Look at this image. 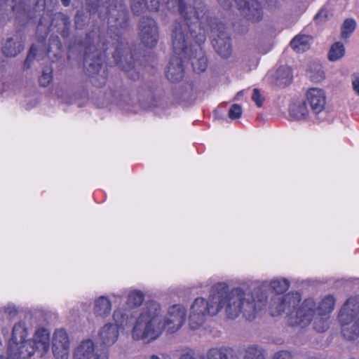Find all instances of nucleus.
<instances>
[{
	"label": "nucleus",
	"mask_w": 359,
	"mask_h": 359,
	"mask_svg": "<svg viewBox=\"0 0 359 359\" xmlns=\"http://www.w3.org/2000/svg\"><path fill=\"white\" fill-rule=\"evenodd\" d=\"M201 359H229L228 351L224 348H210Z\"/></svg>",
	"instance_id": "31"
},
{
	"label": "nucleus",
	"mask_w": 359,
	"mask_h": 359,
	"mask_svg": "<svg viewBox=\"0 0 359 359\" xmlns=\"http://www.w3.org/2000/svg\"><path fill=\"white\" fill-rule=\"evenodd\" d=\"M50 348V332L44 327H39L35 331L33 338L23 341L20 353V359H27L36 354L43 357Z\"/></svg>",
	"instance_id": "9"
},
{
	"label": "nucleus",
	"mask_w": 359,
	"mask_h": 359,
	"mask_svg": "<svg viewBox=\"0 0 359 359\" xmlns=\"http://www.w3.org/2000/svg\"><path fill=\"white\" fill-rule=\"evenodd\" d=\"M109 23L111 27H123L128 20V11L123 0L112 1L107 8Z\"/></svg>",
	"instance_id": "14"
},
{
	"label": "nucleus",
	"mask_w": 359,
	"mask_h": 359,
	"mask_svg": "<svg viewBox=\"0 0 359 359\" xmlns=\"http://www.w3.org/2000/svg\"><path fill=\"white\" fill-rule=\"evenodd\" d=\"M265 350L258 345H250L244 350L243 359H266Z\"/></svg>",
	"instance_id": "28"
},
{
	"label": "nucleus",
	"mask_w": 359,
	"mask_h": 359,
	"mask_svg": "<svg viewBox=\"0 0 359 359\" xmlns=\"http://www.w3.org/2000/svg\"><path fill=\"white\" fill-rule=\"evenodd\" d=\"M118 337L119 332L116 326L111 323H107L99 329L97 339L102 346L109 347L116 342Z\"/></svg>",
	"instance_id": "16"
},
{
	"label": "nucleus",
	"mask_w": 359,
	"mask_h": 359,
	"mask_svg": "<svg viewBox=\"0 0 359 359\" xmlns=\"http://www.w3.org/2000/svg\"><path fill=\"white\" fill-rule=\"evenodd\" d=\"M242 114V108L241 105L234 104H233L229 111V116L231 119H236L241 117Z\"/></svg>",
	"instance_id": "38"
},
{
	"label": "nucleus",
	"mask_w": 359,
	"mask_h": 359,
	"mask_svg": "<svg viewBox=\"0 0 359 359\" xmlns=\"http://www.w3.org/2000/svg\"><path fill=\"white\" fill-rule=\"evenodd\" d=\"M149 359H161V358L158 355L153 354L149 356Z\"/></svg>",
	"instance_id": "46"
},
{
	"label": "nucleus",
	"mask_w": 359,
	"mask_h": 359,
	"mask_svg": "<svg viewBox=\"0 0 359 359\" xmlns=\"http://www.w3.org/2000/svg\"><path fill=\"white\" fill-rule=\"evenodd\" d=\"M28 331L25 323L20 321L13 326L12 337L8 346L7 359H20L21 344L23 341H27L26 339Z\"/></svg>",
	"instance_id": "11"
},
{
	"label": "nucleus",
	"mask_w": 359,
	"mask_h": 359,
	"mask_svg": "<svg viewBox=\"0 0 359 359\" xmlns=\"http://www.w3.org/2000/svg\"><path fill=\"white\" fill-rule=\"evenodd\" d=\"M88 47L86 50L84 65L90 76H93L100 72L104 52L107 49V43L103 41L99 31H93L86 36Z\"/></svg>",
	"instance_id": "8"
},
{
	"label": "nucleus",
	"mask_w": 359,
	"mask_h": 359,
	"mask_svg": "<svg viewBox=\"0 0 359 359\" xmlns=\"http://www.w3.org/2000/svg\"><path fill=\"white\" fill-rule=\"evenodd\" d=\"M160 4V0H131V9L135 14L140 15L147 9L157 11Z\"/></svg>",
	"instance_id": "20"
},
{
	"label": "nucleus",
	"mask_w": 359,
	"mask_h": 359,
	"mask_svg": "<svg viewBox=\"0 0 359 359\" xmlns=\"http://www.w3.org/2000/svg\"><path fill=\"white\" fill-rule=\"evenodd\" d=\"M292 79V70L286 66L280 67L276 73V84L281 88L289 85Z\"/></svg>",
	"instance_id": "25"
},
{
	"label": "nucleus",
	"mask_w": 359,
	"mask_h": 359,
	"mask_svg": "<svg viewBox=\"0 0 359 359\" xmlns=\"http://www.w3.org/2000/svg\"><path fill=\"white\" fill-rule=\"evenodd\" d=\"M359 313V298L347 299L339 314L341 333L345 339L359 344V318L354 320Z\"/></svg>",
	"instance_id": "7"
},
{
	"label": "nucleus",
	"mask_w": 359,
	"mask_h": 359,
	"mask_svg": "<svg viewBox=\"0 0 359 359\" xmlns=\"http://www.w3.org/2000/svg\"><path fill=\"white\" fill-rule=\"evenodd\" d=\"M335 306V298L331 294H327L317 301V312L320 316H328L333 311Z\"/></svg>",
	"instance_id": "23"
},
{
	"label": "nucleus",
	"mask_w": 359,
	"mask_h": 359,
	"mask_svg": "<svg viewBox=\"0 0 359 359\" xmlns=\"http://www.w3.org/2000/svg\"><path fill=\"white\" fill-rule=\"evenodd\" d=\"M123 51L119 49L118 47L116 48V50L113 54V57L114 58L116 64L119 65L121 68H122L124 71L128 73V77L132 79L133 80H136L139 79V69L137 68L134 64L128 63L127 65H124L122 60V57L123 56Z\"/></svg>",
	"instance_id": "21"
},
{
	"label": "nucleus",
	"mask_w": 359,
	"mask_h": 359,
	"mask_svg": "<svg viewBox=\"0 0 359 359\" xmlns=\"http://www.w3.org/2000/svg\"><path fill=\"white\" fill-rule=\"evenodd\" d=\"M351 84L354 92L359 95V76L354 75L351 81Z\"/></svg>",
	"instance_id": "41"
},
{
	"label": "nucleus",
	"mask_w": 359,
	"mask_h": 359,
	"mask_svg": "<svg viewBox=\"0 0 359 359\" xmlns=\"http://www.w3.org/2000/svg\"><path fill=\"white\" fill-rule=\"evenodd\" d=\"M52 352L55 359H68L70 352V341L64 329H57L53 334Z\"/></svg>",
	"instance_id": "13"
},
{
	"label": "nucleus",
	"mask_w": 359,
	"mask_h": 359,
	"mask_svg": "<svg viewBox=\"0 0 359 359\" xmlns=\"http://www.w3.org/2000/svg\"><path fill=\"white\" fill-rule=\"evenodd\" d=\"M36 56V48L32 46L29 51L27 58L24 62V68L29 69Z\"/></svg>",
	"instance_id": "37"
},
{
	"label": "nucleus",
	"mask_w": 359,
	"mask_h": 359,
	"mask_svg": "<svg viewBox=\"0 0 359 359\" xmlns=\"http://www.w3.org/2000/svg\"><path fill=\"white\" fill-rule=\"evenodd\" d=\"M356 27L355 22L352 19L346 20L341 27V37L342 39H347L351 34L355 30Z\"/></svg>",
	"instance_id": "34"
},
{
	"label": "nucleus",
	"mask_w": 359,
	"mask_h": 359,
	"mask_svg": "<svg viewBox=\"0 0 359 359\" xmlns=\"http://www.w3.org/2000/svg\"><path fill=\"white\" fill-rule=\"evenodd\" d=\"M111 296H113V297H121V295H116L115 294H111Z\"/></svg>",
	"instance_id": "50"
},
{
	"label": "nucleus",
	"mask_w": 359,
	"mask_h": 359,
	"mask_svg": "<svg viewBox=\"0 0 359 359\" xmlns=\"http://www.w3.org/2000/svg\"><path fill=\"white\" fill-rule=\"evenodd\" d=\"M139 37L147 47H154L158 41V27L156 21L150 18H142L139 24Z\"/></svg>",
	"instance_id": "12"
},
{
	"label": "nucleus",
	"mask_w": 359,
	"mask_h": 359,
	"mask_svg": "<svg viewBox=\"0 0 359 359\" xmlns=\"http://www.w3.org/2000/svg\"><path fill=\"white\" fill-rule=\"evenodd\" d=\"M95 345L92 339L81 341L74 350V359H92L95 353Z\"/></svg>",
	"instance_id": "19"
},
{
	"label": "nucleus",
	"mask_w": 359,
	"mask_h": 359,
	"mask_svg": "<svg viewBox=\"0 0 359 359\" xmlns=\"http://www.w3.org/2000/svg\"><path fill=\"white\" fill-rule=\"evenodd\" d=\"M52 79V69L50 67H46L43 70L42 74L39 78V83L41 86L46 87L50 83Z\"/></svg>",
	"instance_id": "36"
},
{
	"label": "nucleus",
	"mask_w": 359,
	"mask_h": 359,
	"mask_svg": "<svg viewBox=\"0 0 359 359\" xmlns=\"http://www.w3.org/2000/svg\"><path fill=\"white\" fill-rule=\"evenodd\" d=\"M144 301V295L140 291L133 290L128 293L127 303L132 306H140Z\"/></svg>",
	"instance_id": "35"
},
{
	"label": "nucleus",
	"mask_w": 359,
	"mask_h": 359,
	"mask_svg": "<svg viewBox=\"0 0 359 359\" xmlns=\"http://www.w3.org/2000/svg\"><path fill=\"white\" fill-rule=\"evenodd\" d=\"M306 104H308L312 112L318 115L323 112L325 109L326 105V95L323 89L318 88H311L306 93Z\"/></svg>",
	"instance_id": "15"
},
{
	"label": "nucleus",
	"mask_w": 359,
	"mask_h": 359,
	"mask_svg": "<svg viewBox=\"0 0 359 359\" xmlns=\"http://www.w3.org/2000/svg\"><path fill=\"white\" fill-rule=\"evenodd\" d=\"M312 38L309 35H299L290 42V46L297 53H302L309 49Z\"/></svg>",
	"instance_id": "26"
},
{
	"label": "nucleus",
	"mask_w": 359,
	"mask_h": 359,
	"mask_svg": "<svg viewBox=\"0 0 359 359\" xmlns=\"http://www.w3.org/2000/svg\"><path fill=\"white\" fill-rule=\"evenodd\" d=\"M1 312V310H0V313Z\"/></svg>",
	"instance_id": "52"
},
{
	"label": "nucleus",
	"mask_w": 359,
	"mask_h": 359,
	"mask_svg": "<svg viewBox=\"0 0 359 359\" xmlns=\"http://www.w3.org/2000/svg\"><path fill=\"white\" fill-rule=\"evenodd\" d=\"M116 36H117V39H113L112 36H110V39L112 41H116V42H118L119 36L118 35H116Z\"/></svg>",
	"instance_id": "48"
},
{
	"label": "nucleus",
	"mask_w": 359,
	"mask_h": 359,
	"mask_svg": "<svg viewBox=\"0 0 359 359\" xmlns=\"http://www.w3.org/2000/svg\"><path fill=\"white\" fill-rule=\"evenodd\" d=\"M290 115L297 120H305L309 116V111L306 107V102H298L292 104L290 107Z\"/></svg>",
	"instance_id": "27"
},
{
	"label": "nucleus",
	"mask_w": 359,
	"mask_h": 359,
	"mask_svg": "<svg viewBox=\"0 0 359 359\" xmlns=\"http://www.w3.org/2000/svg\"><path fill=\"white\" fill-rule=\"evenodd\" d=\"M174 55L166 71L167 78L172 82L180 81L184 76L183 63L187 62L185 34L182 25L176 22L172 34Z\"/></svg>",
	"instance_id": "6"
},
{
	"label": "nucleus",
	"mask_w": 359,
	"mask_h": 359,
	"mask_svg": "<svg viewBox=\"0 0 359 359\" xmlns=\"http://www.w3.org/2000/svg\"><path fill=\"white\" fill-rule=\"evenodd\" d=\"M345 55V48L341 42L333 43L328 53V59L330 61L335 62L343 57Z\"/></svg>",
	"instance_id": "29"
},
{
	"label": "nucleus",
	"mask_w": 359,
	"mask_h": 359,
	"mask_svg": "<svg viewBox=\"0 0 359 359\" xmlns=\"http://www.w3.org/2000/svg\"><path fill=\"white\" fill-rule=\"evenodd\" d=\"M329 318L328 316L316 315L311 321L313 329L318 332L326 331L329 327Z\"/></svg>",
	"instance_id": "30"
},
{
	"label": "nucleus",
	"mask_w": 359,
	"mask_h": 359,
	"mask_svg": "<svg viewBox=\"0 0 359 359\" xmlns=\"http://www.w3.org/2000/svg\"><path fill=\"white\" fill-rule=\"evenodd\" d=\"M308 76L313 82H320L325 78V73L320 65H312L309 72Z\"/></svg>",
	"instance_id": "32"
},
{
	"label": "nucleus",
	"mask_w": 359,
	"mask_h": 359,
	"mask_svg": "<svg viewBox=\"0 0 359 359\" xmlns=\"http://www.w3.org/2000/svg\"><path fill=\"white\" fill-rule=\"evenodd\" d=\"M290 286V283L285 278H276L271 281L270 287L276 293L285 292Z\"/></svg>",
	"instance_id": "33"
},
{
	"label": "nucleus",
	"mask_w": 359,
	"mask_h": 359,
	"mask_svg": "<svg viewBox=\"0 0 359 359\" xmlns=\"http://www.w3.org/2000/svg\"><path fill=\"white\" fill-rule=\"evenodd\" d=\"M113 320L118 329L125 330L133 324L135 311L132 309L117 308L113 313Z\"/></svg>",
	"instance_id": "17"
},
{
	"label": "nucleus",
	"mask_w": 359,
	"mask_h": 359,
	"mask_svg": "<svg viewBox=\"0 0 359 359\" xmlns=\"http://www.w3.org/2000/svg\"><path fill=\"white\" fill-rule=\"evenodd\" d=\"M219 4L225 9L230 8L235 3L239 9L243 11V15L250 20L258 22L263 15L261 5L258 0H217Z\"/></svg>",
	"instance_id": "10"
},
{
	"label": "nucleus",
	"mask_w": 359,
	"mask_h": 359,
	"mask_svg": "<svg viewBox=\"0 0 359 359\" xmlns=\"http://www.w3.org/2000/svg\"><path fill=\"white\" fill-rule=\"evenodd\" d=\"M0 358H1V359H4V356H3V355H0Z\"/></svg>",
	"instance_id": "51"
},
{
	"label": "nucleus",
	"mask_w": 359,
	"mask_h": 359,
	"mask_svg": "<svg viewBox=\"0 0 359 359\" xmlns=\"http://www.w3.org/2000/svg\"><path fill=\"white\" fill-rule=\"evenodd\" d=\"M112 304L107 296L101 295L94 300L93 311L95 317L106 318L111 313Z\"/></svg>",
	"instance_id": "18"
},
{
	"label": "nucleus",
	"mask_w": 359,
	"mask_h": 359,
	"mask_svg": "<svg viewBox=\"0 0 359 359\" xmlns=\"http://www.w3.org/2000/svg\"><path fill=\"white\" fill-rule=\"evenodd\" d=\"M70 24L71 22L67 15L62 13H57L53 18L51 25L57 27V32L62 36L66 38L69 35Z\"/></svg>",
	"instance_id": "22"
},
{
	"label": "nucleus",
	"mask_w": 359,
	"mask_h": 359,
	"mask_svg": "<svg viewBox=\"0 0 359 359\" xmlns=\"http://www.w3.org/2000/svg\"><path fill=\"white\" fill-rule=\"evenodd\" d=\"M0 359H1V358H0Z\"/></svg>",
	"instance_id": "53"
},
{
	"label": "nucleus",
	"mask_w": 359,
	"mask_h": 359,
	"mask_svg": "<svg viewBox=\"0 0 359 359\" xmlns=\"http://www.w3.org/2000/svg\"><path fill=\"white\" fill-rule=\"evenodd\" d=\"M186 309L180 304L170 306L165 316L161 306L156 301H149L141 309L133 328V338L152 341L166 331L172 334L184 325Z\"/></svg>",
	"instance_id": "2"
},
{
	"label": "nucleus",
	"mask_w": 359,
	"mask_h": 359,
	"mask_svg": "<svg viewBox=\"0 0 359 359\" xmlns=\"http://www.w3.org/2000/svg\"><path fill=\"white\" fill-rule=\"evenodd\" d=\"M252 99L255 102V104L257 107H262V105L263 104L264 99L258 89L255 88L253 90V94L252 96Z\"/></svg>",
	"instance_id": "40"
},
{
	"label": "nucleus",
	"mask_w": 359,
	"mask_h": 359,
	"mask_svg": "<svg viewBox=\"0 0 359 359\" xmlns=\"http://www.w3.org/2000/svg\"><path fill=\"white\" fill-rule=\"evenodd\" d=\"M300 301L299 293L289 292L276 297L271 306L276 309L277 315L285 314L290 325L304 327L309 325L318 314L317 301L311 297L305 299L302 303Z\"/></svg>",
	"instance_id": "4"
},
{
	"label": "nucleus",
	"mask_w": 359,
	"mask_h": 359,
	"mask_svg": "<svg viewBox=\"0 0 359 359\" xmlns=\"http://www.w3.org/2000/svg\"><path fill=\"white\" fill-rule=\"evenodd\" d=\"M64 6H68L70 4L71 0H61Z\"/></svg>",
	"instance_id": "44"
},
{
	"label": "nucleus",
	"mask_w": 359,
	"mask_h": 359,
	"mask_svg": "<svg viewBox=\"0 0 359 359\" xmlns=\"http://www.w3.org/2000/svg\"><path fill=\"white\" fill-rule=\"evenodd\" d=\"M2 310L6 314H8V316H10L11 318L13 317L17 313L16 309L14 306H8L6 308H3Z\"/></svg>",
	"instance_id": "42"
},
{
	"label": "nucleus",
	"mask_w": 359,
	"mask_h": 359,
	"mask_svg": "<svg viewBox=\"0 0 359 359\" xmlns=\"http://www.w3.org/2000/svg\"><path fill=\"white\" fill-rule=\"evenodd\" d=\"M130 97L128 94H125L122 96L121 102H123L124 103H126L127 104H129Z\"/></svg>",
	"instance_id": "43"
},
{
	"label": "nucleus",
	"mask_w": 359,
	"mask_h": 359,
	"mask_svg": "<svg viewBox=\"0 0 359 359\" xmlns=\"http://www.w3.org/2000/svg\"><path fill=\"white\" fill-rule=\"evenodd\" d=\"M185 34V46L187 51V61L191 60L193 69L200 73L207 67V58L201 46L206 39V31L204 27H199L198 32L194 29L195 23H182Z\"/></svg>",
	"instance_id": "5"
},
{
	"label": "nucleus",
	"mask_w": 359,
	"mask_h": 359,
	"mask_svg": "<svg viewBox=\"0 0 359 359\" xmlns=\"http://www.w3.org/2000/svg\"><path fill=\"white\" fill-rule=\"evenodd\" d=\"M93 83H94L95 85H97V83H96V81H93ZM104 83H105V78H104V77H102V81H101L99 84H97V86H101V85L104 84Z\"/></svg>",
	"instance_id": "45"
},
{
	"label": "nucleus",
	"mask_w": 359,
	"mask_h": 359,
	"mask_svg": "<svg viewBox=\"0 0 359 359\" xmlns=\"http://www.w3.org/2000/svg\"><path fill=\"white\" fill-rule=\"evenodd\" d=\"M94 359H109V352L104 348H97L95 346Z\"/></svg>",
	"instance_id": "39"
},
{
	"label": "nucleus",
	"mask_w": 359,
	"mask_h": 359,
	"mask_svg": "<svg viewBox=\"0 0 359 359\" xmlns=\"http://www.w3.org/2000/svg\"><path fill=\"white\" fill-rule=\"evenodd\" d=\"M12 8H13V10L14 11L16 10V6L15 5L13 6Z\"/></svg>",
	"instance_id": "49"
},
{
	"label": "nucleus",
	"mask_w": 359,
	"mask_h": 359,
	"mask_svg": "<svg viewBox=\"0 0 359 359\" xmlns=\"http://www.w3.org/2000/svg\"><path fill=\"white\" fill-rule=\"evenodd\" d=\"M167 8L178 11L184 18V23H195L194 29L198 32L199 27H204L206 34L210 29L212 34V44L215 51L222 57H229L231 53V43L229 35L225 32L223 24L210 18L207 15L205 5L201 0H196L194 7H187L182 0H163Z\"/></svg>",
	"instance_id": "3"
},
{
	"label": "nucleus",
	"mask_w": 359,
	"mask_h": 359,
	"mask_svg": "<svg viewBox=\"0 0 359 359\" xmlns=\"http://www.w3.org/2000/svg\"><path fill=\"white\" fill-rule=\"evenodd\" d=\"M243 90H241V91H239V92L237 93V95H236V99H238V97L239 96L242 95H243Z\"/></svg>",
	"instance_id": "47"
},
{
	"label": "nucleus",
	"mask_w": 359,
	"mask_h": 359,
	"mask_svg": "<svg viewBox=\"0 0 359 359\" xmlns=\"http://www.w3.org/2000/svg\"><path fill=\"white\" fill-rule=\"evenodd\" d=\"M224 309L226 316L236 318L241 313L248 320H252L261 310L249 294L239 288L228 291L224 283H217L212 287L208 299L196 298L192 303L189 315V326L191 330L201 328L210 316L217 315Z\"/></svg>",
	"instance_id": "1"
},
{
	"label": "nucleus",
	"mask_w": 359,
	"mask_h": 359,
	"mask_svg": "<svg viewBox=\"0 0 359 359\" xmlns=\"http://www.w3.org/2000/svg\"><path fill=\"white\" fill-rule=\"evenodd\" d=\"M23 46L18 36L8 38L2 47L3 53L8 57H15L21 52Z\"/></svg>",
	"instance_id": "24"
}]
</instances>
